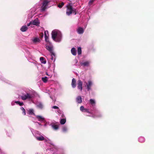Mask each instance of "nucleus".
<instances>
[{
  "mask_svg": "<svg viewBox=\"0 0 154 154\" xmlns=\"http://www.w3.org/2000/svg\"><path fill=\"white\" fill-rule=\"evenodd\" d=\"M46 48L51 53V56H55L54 53L53 52V48L52 46L47 45L46 46Z\"/></svg>",
  "mask_w": 154,
  "mask_h": 154,
  "instance_id": "4",
  "label": "nucleus"
},
{
  "mask_svg": "<svg viewBox=\"0 0 154 154\" xmlns=\"http://www.w3.org/2000/svg\"><path fill=\"white\" fill-rule=\"evenodd\" d=\"M50 2V1H48V0H44L42 3V6L43 7H46L48 3Z\"/></svg>",
  "mask_w": 154,
  "mask_h": 154,
  "instance_id": "11",
  "label": "nucleus"
},
{
  "mask_svg": "<svg viewBox=\"0 0 154 154\" xmlns=\"http://www.w3.org/2000/svg\"><path fill=\"white\" fill-rule=\"evenodd\" d=\"M85 83L87 85V88L88 91H89L91 89V86L92 83L91 81H89L88 82V83L86 82H85Z\"/></svg>",
  "mask_w": 154,
  "mask_h": 154,
  "instance_id": "6",
  "label": "nucleus"
},
{
  "mask_svg": "<svg viewBox=\"0 0 154 154\" xmlns=\"http://www.w3.org/2000/svg\"><path fill=\"white\" fill-rule=\"evenodd\" d=\"M90 62L89 61H87L84 62L82 63L81 65L83 66H89Z\"/></svg>",
  "mask_w": 154,
  "mask_h": 154,
  "instance_id": "10",
  "label": "nucleus"
},
{
  "mask_svg": "<svg viewBox=\"0 0 154 154\" xmlns=\"http://www.w3.org/2000/svg\"><path fill=\"white\" fill-rule=\"evenodd\" d=\"M45 35H49L48 32V31H45Z\"/></svg>",
  "mask_w": 154,
  "mask_h": 154,
  "instance_id": "34",
  "label": "nucleus"
},
{
  "mask_svg": "<svg viewBox=\"0 0 154 154\" xmlns=\"http://www.w3.org/2000/svg\"><path fill=\"white\" fill-rule=\"evenodd\" d=\"M64 5V3L63 2H62L60 3L58 5V7L61 8H62V7Z\"/></svg>",
  "mask_w": 154,
  "mask_h": 154,
  "instance_id": "24",
  "label": "nucleus"
},
{
  "mask_svg": "<svg viewBox=\"0 0 154 154\" xmlns=\"http://www.w3.org/2000/svg\"><path fill=\"white\" fill-rule=\"evenodd\" d=\"M33 97V95L30 93H26V94H23L21 96V98L23 100H25L27 99H30Z\"/></svg>",
  "mask_w": 154,
  "mask_h": 154,
  "instance_id": "2",
  "label": "nucleus"
},
{
  "mask_svg": "<svg viewBox=\"0 0 154 154\" xmlns=\"http://www.w3.org/2000/svg\"><path fill=\"white\" fill-rule=\"evenodd\" d=\"M71 52L72 55L75 56L76 55V51L75 48H72L71 49Z\"/></svg>",
  "mask_w": 154,
  "mask_h": 154,
  "instance_id": "12",
  "label": "nucleus"
},
{
  "mask_svg": "<svg viewBox=\"0 0 154 154\" xmlns=\"http://www.w3.org/2000/svg\"><path fill=\"white\" fill-rule=\"evenodd\" d=\"M48 78L47 77H42V81L45 83H46L48 81Z\"/></svg>",
  "mask_w": 154,
  "mask_h": 154,
  "instance_id": "21",
  "label": "nucleus"
},
{
  "mask_svg": "<svg viewBox=\"0 0 154 154\" xmlns=\"http://www.w3.org/2000/svg\"><path fill=\"white\" fill-rule=\"evenodd\" d=\"M83 112H87V113H90V114L91 113V112H90L88 110V109H85Z\"/></svg>",
  "mask_w": 154,
  "mask_h": 154,
  "instance_id": "29",
  "label": "nucleus"
},
{
  "mask_svg": "<svg viewBox=\"0 0 154 154\" xmlns=\"http://www.w3.org/2000/svg\"><path fill=\"white\" fill-rule=\"evenodd\" d=\"M46 7H43L42 8V11H45V10L46 9Z\"/></svg>",
  "mask_w": 154,
  "mask_h": 154,
  "instance_id": "37",
  "label": "nucleus"
},
{
  "mask_svg": "<svg viewBox=\"0 0 154 154\" xmlns=\"http://www.w3.org/2000/svg\"><path fill=\"white\" fill-rule=\"evenodd\" d=\"M90 103L92 105L95 104V100L92 99H91L89 101Z\"/></svg>",
  "mask_w": 154,
  "mask_h": 154,
  "instance_id": "23",
  "label": "nucleus"
},
{
  "mask_svg": "<svg viewBox=\"0 0 154 154\" xmlns=\"http://www.w3.org/2000/svg\"><path fill=\"white\" fill-rule=\"evenodd\" d=\"M32 24L33 25L38 26L39 25L40 22L38 18H36L34 20L32 21Z\"/></svg>",
  "mask_w": 154,
  "mask_h": 154,
  "instance_id": "7",
  "label": "nucleus"
},
{
  "mask_svg": "<svg viewBox=\"0 0 154 154\" xmlns=\"http://www.w3.org/2000/svg\"><path fill=\"white\" fill-rule=\"evenodd\" d=\"M66 130H67V129H66V128L65 127H63V131L65 132L66 131Z\"/></svg>",
  "mask_w": 154,
  "mask_h": 154,
  "instance_id": "38",
  "label": "nucleus"
},
{
  "mask_svg": "<svg viewBox=\"0 0 154 154\" xmlns=\"http://www.w3.org/2000/svg\"><path fill=\"white\" fill-rule=\"evenodd\" d=\"M36 139L39 141H43L45 139V138L42 136H41L40 137H36Z\"/></svg>",
  "mask_w": 154,
  "mask_h": 154,
  "instance_id": "13",
  "label": "nucleus"
},
{
  "mask_svg": "<svg viewBox=\"0 0 154 154\" xmlns=\"http://www.w3.org/2000/svg\"><path fill=\"white\" fill-rule=\"evenodd\" d=\"M76 101L79 103H80L82 102V98L80 96H79L77 97Z\"/></svg>",
  "mask_w": 154,
  "mask_h": 154,
  "instance_id": "14",
  "label": "nucleus"
},
{
  "mask_svg": "<svg viewBox=\"0 0 154 154\" xmlns=\"http://www.w3.org/2000/svg\"><path fill=\"white\" fill-rule=\"evenodd\" d=\"M72 13H73L75 15H76L77 13V10L75 9L72 8Z\"/></svg>",
  "mask_w": 154,
  "mask_h": 154,
  "instance_id": "31",
  "label": "nucleus"
},
{
  "mask_svg": "<svg viewBox=\"0 0 154 154\" xmlns=\"http://www.w3.org/2000/svg\"><path fill=\"white\" fill-rule=\"evenodd\" d=\"M36 118L38 119L39 120L43 121L44 119V118L40 116H36Z\"/></svg>",
  "mask_w": 154,
  "mask_h": 154,
  "instance_id": "22",
  "label": "nucleus"
},
{
  "mask_svg": "<svg viewBox=\"0 0 154 154\" xmlns=\"http://www.w3.org/2000/svg\"><path fill=\"white\" fill-rule=\"evenodd\" d=\"M66 122V120L64 119H62L60 121V123L62 125L64 124Z\"/></svg>",
  "mask_w": 154,
  "mask_h": 154,
  "instance_id": "20",
  "label": "nucleus"
},
{
  "mask_svg": "<svg viewBox=\"0 0 154 154\" xmlns=\"http://www.w3.org/2000/svg\"><path fill=\"white\" fill-rule=\"evenodd\" d=\"M77 32L79 34H82L83 33L84 30L82 28L79 27L77 29Z\"/></svg>",
  "mask_w": 154,
  "mask_h": 154,
  "instance_id": "8",
  "label": "nucleus"
},
{
  "mask_svg": "<svg viewBox=\"0 0 154 154\" xmlns=\"http://www.w3.org/2000/svg\"><path fill=\"white\" fill-rule=\"evenodd\" d=\"M21 110L22 111V113L24 115H25L26 114V111L25 109L23 107H21L20 108Z\"/></svg>",
  "mask_w": 154,
  "mask_h": 154,
  "instance_id": "26",
  "label": "nucleus"
},
{
  "mask_svg": "<svg viewBox=\"0 0 154 154\" xmlns=\"http://www.w3.org/2000/svg\"><path fill=\"white\" fill-rule=\"evenodd\" d=\"M39 37L41 38H42L43 37V32H41L39 34Z\"/></svg>",
  "mask_w": 154,
  "mask_h": 154,
  "instance_id": "32",
  "label": "nucleus"
},
{
  "mask_svg": "<svg viewBox=\"0 0 154 154\" xmlns=\"http://www.w3.org/2000/svg\"><path fill=\"white\" fill-rule=\"evenodd\" d=\"M38 106L39 107L41 108H42L43 107V105L41 104H39L38 105Z\"/></svg>",
  "mask_w": 154,
  "mask_h": 154,
  "instance_id": "36",
  "label": "nucleus"
},
{
  "mask_svg": "<svg viewBox=\"0 0 154 154\" xmlns=\"http://www.w3.org/2000/svg\"><path fill=\"white\" fill-rule=\"evenodd\" d=\"M28 113L29 114L31 115H34L35 114L34 113L33 110L32 109H30L28 110Z\"/></svg>",
  "mask_w": 154,
  "mask_h": 154,
  "instance_id": "17",
  "label": "nucleus"
},
{
  "mask_svg": "<svg viewBox=\"0 0 154 154\" xmlns=\"http://www.w3.org/2000/svg\"><path fill=\"white\" fill-rule=\"evenodd\" d=\"M44 58L42 57H41L40 58V60L41 63H42L45 64L46 63V61L45 60H44Z\"/></svg>",
  "mask_w": 154,
  "mask_h": 154,
  "instance_id": "18",
  "label": "nucleus"
},
{
  "mask_svg": "<svg viewBox=\"0 0 154 154\" xmlns=\"http://www.w3.org/2000/svg\"><path fill=\"white\" fill-rule=\"evenodd\" d=\"M85 108H84V107L83 106H81L80 107V110L82 112H83L85 109Z\"/></svg>",
  "mask_w": 154,
  "mask_h": 154,
  "instance_id": "33",
  "label": "nucleus"
},
{
  "mask_svg": "<svg viewBox=\"0 0 154 154\" xmlns=\"http://www.w3.org/2000/svg\"><path fill=\"white\" fill-rule=\"evenodd\" d=\"M77 88L79 89L81 91H82V82L81 81L79 80L78 81L77 84Z\"/></svg>",
  "mask_w": 154,
  "mask_h": 154,
  "instance_id": "5",
  "label": "nucleus"
},
{
  "mask_svg": "<svg viewBox=\"0 0 154 154\" xmlns=\"http://www.w3.org/2000/svg\"><path fill=\"white\" fill-rule=\"evenodd\" d=\"M40 41V40L38 38H35L32 40L33 42L34 43L39 42Z\"/></svg>",
  "mask_w": 154,
  "mask_h": 154,
  "instance_id": "16",
  "label": "nucleus"
},
{
  "mask_svg": "<svg viewBox=\"0 0 154 154\" xmlns=\"http://www.w3.org/2000/svg\"><path fill=\"white\" fill-rule=\"evenodd\" d=\"M52 37L54 40L57 42H60L61 41V38L57 37V32L53 31L51 33Z\"/></svg>",
  "mask_w": 154,
  "mask_h": 154,
  "instance_id": "1",
  "label": "nucleus"
},
{
  "mask_svg": "<svg viewBox=\"0 0 154 154\" xmlns=\"http://www.w3.org/2000/svg\"><path fill=\"white\" fill-rule=\"evenodd\" d=\"M27 29V27L26 26H22L21 28L20 29V30L21 31L24 32L26 31Z\"/></svg>",
  "mask_w": 154,
  "mask_h": 154,
  "instance_id": "15",
  "label": "nucleus"
},
{
  "mask_svg": "<svg viewBox=\"0 0 154 154\" xmlns=\"http://www.w3.org/2000/svg\"><path fill=\"white\" fill-rule=\"evenodd\" d=\"M78 54L79 55H80L82 54L81 48L80 47H78L77 49Z\"/></svg>",
  "mask_w": 154,
  "mask_h": 154,
  "instance_id": "19",
  "label": "nucleus"
},
{
  "mask_svg": "<svg viewBox=\"0 0 154 154\" xmlns=\"http://www.w3.org/2000/svg\"><path fill=\"white\" fill-rule=\"evenodd\" d=\"M15 103L17 104H18L20 106H22L23 104V102H20L19 101H15Z\"/></svg>",
  "mask_w": 154,
  "mask_h": 154,
  "instance_id": "27",
  "label": "nucleus"
},
{
  "mask_svg": "<svg viewBox=\"0 0 154 154\" xmlns=\"http://www.w3.org/2000/svg\"><path fill=\"white\" fill-rule=\"evenodd\" d=\"M31 24H32V21L30 22L29 23L27 24V26H29Z\"/></svg>",
  "mask_w": 154,
  "mask_h": 154,
  "instance_id": "39",
  "label": "nucleus"
},
{
  "mask_svg": "<svg viewBox=\"0 0 154 154\" xmlns=\"http://www.w3.org/2000/svg\"><path fill=\"white\" fill-rule=\"evenodd\" d=\"M48 36V35H45V40L46 42H48L49 41Z\"/></svg>",
  "mask_w": 154,
  "mask_h": 154,
  "instance_id": "28",
  "label": "nucleus"
},
{
  "mask_svg": "<svg viewBox=\"0 0 154 154\" xmlns=\"http://www.w3.org/2000/svg\"><path fill=\"white\" fill-rule=\"evenodd\" d=\"M95 0H90L88 2V5H91Z\"/></svg>",
  "mask_w": 154,
  "mask_h": 154,
  "instance_id": "30",
  "label": "nucleus"
},
{
  "mask_svg": "<svg viewBox=\"0 0 154 154\" xmlns=\"http://www.w3.org/2000/svg\"><path fill=\"white\" fill-rule=\"evenodd\" d=\"M53 56H52V57L51 58V59L52 60H53V57H52Z\"/></svg>",
  "mask_w": 154,
  "mask_h": 154,
  "instance_id": "40",
  "label": "nucleus"
},
{
  "mask_svg": "<svg viewBox=\"0 0 154 154\" xmlns=\"http://www.w3.org/2000/svg\"><path fill=\"white\" fill-rule=\"evenodd\" d=\"M52 108L54 109H58L59 108L57 106H54L52 107Z\"/></svg>",
  "mask_w": 154,
  "mask_h": 154,
  "instance_id": "35",
  "label": "nucleus"
},
{
  "mask_svg": "<svg viewBox=\"0 0 154 154\" xmlns=\"http://www.w3.org/2000/svg\"><path fill=\"white\" fill-rule=\"evenodd\" d=\"M53 128L55 130H57L58 128V126L57 125H53L52 126Z\"/></svg>",
  "mask_w": 154,
  "mask_h": 154,
  "instance_id": "25",
  "label": "nucleus"
},
{
  "mask_svg": "<svg viewBox=\"0 0 154 154\" xmlns=\"http://www.w3.org/2000/svg\"><path fill=\"white\" fill-rule=\"evenodd\" d=\"M72 7L70 5L67 6L66 14L67 15L69 16L72 13Z\"/></svg>",
  "mask_w": 154,
  "mask_h": 154,
  "instance_id": "3",
  "label": "nucleus"
},
{
  "mask_svg": "<svg viewBox=\"0 0 154 154\" xmlns=\"http://www.w3.org/2000/svg\"><path fill=\"white\" fill-rule=\"evenodd\" d=\"M71 85L72 87L73 88H75L76 86V82L75 79L73 78L72 79Z\"/></svg>",
  "mask_w": 154,
  "mask_h": 154,
  "instance_id": "9",
  "label": "nucleus"
}]
</instances>
